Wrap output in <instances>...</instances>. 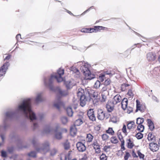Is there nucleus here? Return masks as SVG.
I'll return each mask as SVG.
<instances>
[{
  "mask_svg": "<svg viewBox=\"0 0 160 160\" xmlns=\"http://www.w3.org/2000/svg\"><path fill=\"white\" fill-rule=\"evenodd\" d=\"M78 65H82L80 69L85 76V78L86 80H91L94 78V75L91 74L88 68V65L82 62H78Z\"/></svg>",
  "mask_w": 160,
  "mask_h": 160,
  "instance_id": "obj_3",
  "label": "nucleus"
},
{
  "mask_svg": "<svg viewBox=\"0 0 160 160\" xmlns=\"http://www.w3.org/2000/svg\"><path fill=\"white\" fill-rule=\"evenodd\" d=\"M101 85L102 86V85L103 86L102 87V88L100 92L102 93L104 92L107 91L108 89V87L104 85L101 84Z\"/></svg>",
  "mask_w": 160,
  "mask_h": 160,
  "instance_id": "obj_35",
  "label": "nucleus"
},
{
  "mask_svg": "<svg viewBox=\"0 0 160 160\" xmlns=\"http://www.w3.org/2000/svg\"><path fill=\"white\" fill-rule=\"evenodd\" d=\"M147 121L149 128L151 131H152L154 128L153 123L150 119H148Z\"/></svg>",
  "mask_w": 160,
  "mask_h": 160,
  "instance_id": "obj_20",
  "label": "nucleus"
},
{
  "mask_svg": "<svg viewBox=\"0 0 160 160\" xmlns=\"http://www.w3.org/2000/svg\"><path fill=\"white\" fill-rule=\"evenodd\" d=\"M111 142L112 143L116 144L118 142V140L117 138L115 137H112L111 138Z\"/></svg>",
  "mask_w": 160,
  "mask_h": 160,
  "instance_id": "obj_30",
  "label": "nucleus"
},
{
  "mask_svg": "<svg viewBox=\"0 0 160 160\" xmlns=\"http://www.w3.org/2000/svg\"><path fill=\"white\" fill-rule=\"evenodd\" d=\"M57 150L55 148H53L51 150V155L53 156L55 155L57 152Z\"/></svg>",
  "mask_w": 160,
  "mask_h": 160,
  "instance_id": "obj_48",
  "label": "nucleus"
},
{
  "mask_svg": "<svg viewBox=\"0 0 160 160\" xmlns=\"http://www.w3.org/2000/svg\"><path fill=\"white\" fill-rule=\"evenodd\" d=\"M38 126V123L36 122H34L33 124V128L34 129H35Z\"/></svg>",
  "mask_w": 160,
  "mask_h": 160,
  "instance_id": "obj_64",
  "label": "nucleus"
},
{
  "mask_svg": "<svg viewBox=\"0 0 160 160\" xmlns=\"http://www.w3.org/2000/svg\"><path fill=\"white\" fill-rule=\"evenodd\" d=\"M101 85L100 81L98 80H97L94 85V87L96 88H99Z\"/></svg>",
  "mask_w": 160,
  "mask_h": 160,
  "instance_id": "obj_37",
  "label": "nucleus"
},
{
  "mask_svg": "<svg viewBox=\"0 0 160 160\" xmlns=\"http://www.w3.org/2000/svg\"><path fill=\"white\" fill-rule=\"evenodd\" d=\"M93 138V136L91 134H87L86 140L88 142H91Z\"/></svg>",
  "mask_w": 160,
  "mask_h": 160,
  "instance_id": "obj_23",
  "label": "nucleus"
},
{
  "mask_svg": "<svg viewBox=\"0 0 160 160\" xmlns=\"http://www.w3.org/2000/svg\"><path fill=\"white\" fill-rule=\"evenodd\" d=\"M144 119L143 118H137L136 123L138 124H142L144 121Z\"/></svg>",
  "mask_w": 160,
  "mask_h": 160,
  "instance_id": "obj_28",
  "label": "nucleus"
},
{
  "mask_svg": "<svg viewBox=\"0 0 160 160\" xmlns=\"http://www.w3.org/2000/svg\"><path fill=\"white\" fill-rule=\"evenodd\" d=\"M66 111L67 114L69 116H72L73 114V112L72 108L71 107H68L66 109Z\"/></svg>",
  "mask_w": 160,
  "mask_h": 160,
  "instance_id": "obj_21",
  "label": "nucleus"
},
{
  "mask_svg": "<svg viewBox=\"0 0 160 160\" xmlns=\"http://www.w3.org/2000/svg\"><path fill=\"white\" fill-rule=\"evenodd\" d=\"M42 93L41 92H38L37 94L35 99V101L36 102H38L42 100Z\"/></svg>",
  "mask_w": 160,
  "mask_h": 160,
  "instance_id": "obj_22",
  "label": "nucleus"
},
{
  "mask_svg": "<svg viewBox=\"0 0 160 160\" xmlns=\"http://www.w3.org/2000/svg\"><path fill=\"white\" fill-rule=\"evenodd\" d=\"M111 147L110 146H105L103 147V150L104 151L108 152V151L109 149Z\"/></svg>",
  "mask_w": 160,
  "mask_h": 160,
  "instance_id": "obj_51",
  "label": "nucleus"
},
{
  "mask_svg": "<svg viewBox=\"0 0 160 160\" xmlns=\"http://www.w3.org/2000/svg\"><path fill=\"white\" fill-rule=\"evenodd\" d=\"M138 156L139 157V158L140 159H143L144 158V155L142 154L140 151H138Z\"/></svg>",
  "mask_w": 160,
  "mask_h": 160,
  "instance_id": "obj_52",
  "label": "nucleus"
},
{
  "mask_svg": "<svg viewBox=\"0 0 160 160\" xmlns=\"http://www.w3.org/2000/svg\"><path fill=\"white\" fill-rule=\"evenodd\" d=\"M82 123V121L81 119H78L75 122L74 126H79L81 125Z\"/></svg>",
  "mask_w": 160,
  "mask_h": 160,
  "instance_id": "obj_25",
  "label": "nucleus"
},
{
  "mask_svg": "<svg viewBox=\"0 0 160 160\" xmlns=\"http://www.w3.org/2000/svg\"><path fill=\"white\" fill-rule=\"evenodd\" d=\"M149 146L150 149L153 152L156 151L158 149L159 147L155 143L151 142L150 143Z\"/></svg>",
  "mask_w": 160,
  "mask_h": 160,
  "instance_id": "obj_14",
  "label": "nucleus"
},
{
  "mask_svg": "<svg viewBox=\"0 0 160 160\" xmlns=\"http://www.w3.org/2000/svg\"><path fill=\"white\" fill-rule=\"evenodd\" d=\"M64 72L63 69L60 68L58 70L57 73L55 75H52L48 79L45 78L44 81L45 85L49 87L51 90H53L52 82L54 78H56L58 82L62 81L63 80V79L62 77V76L64 74Z\"/></svg>",
  "mask_w": 160,
  "mask_h": 160,
  "instance_id": "obj_2",
  "label": "nucleus"
},
{
  "mask_svg": "<svg viewBox=\"0 0 160 160\" xmlns=\"http://www.w3.org/2000/svg\"><path fill=\"white\" fill-rule=\"evenodd\" d=\"M106 79L105 77V75L104 74H101L99 76V79L101 81L103 82Z\"/></svg>",
  "mask_w": 160,
  "mask_h": 160,
  "instance_id": "obj_39",
  "label": "nucleus"
},
{
  "mask_svg": "<svg viewBox=\"0 0 160 160\" xmlns=\"http://www.w3.org/2000/svg\"><path fill=\"white\" fill-rule=\"evenodd\" d=\"M99 145V143L97 141H94L93 143L92 144V146L93 147L94 146L98 145Z\"/></svg>",
  "mask_w": 160,
  "mask_h": 160,
  "instance_id": "obj_60",
  "label": "nucleus"
},
{
  "mask_svg": "<svg viewBox=\"0 0 160 160\" xmlns=\"http://www.w3.org/2000/svg\"><path fill=\"white\" fill-rule=\"evenodd\" d=\"M138 130L140 132H143L144 128L143 125L142 124L138 125L137 127Z\"/></svg>",
  "mask_w": 160,
  "mask_h": 160,
  "instance_id": "obj_32",
  "label": "nucleus"
},
{
  "mask_svg": "<svg viewBox=\"0 0 160 160\" xmlns=\"http://www.w3.org/2000/svg\"><path fill=\"white\" fill-rule=\"evenodd\" d=\"M67 158V156L65 153H63L61 154V160H66Z\"/></svg>",
  "mask_w": 160,
  "mask_h": 160,
  "instance_id": "obj_33",
  "label": "nucleus"
},
{
  "mask_svg": "<svg viewBox=\"0 0 160 160\" xmlns=\"http://www.w3.org/2000/svg\"><path fill=\"white\" fill-rule=\"evenodd\" d=\"M129 86V85L128 84H123L122 85V91H125L126 89L125 88Z\"/></svg>",
  "mask_w": 160,
  "mask_h": 160,
  "instance_id": "obj_47",
  "label": "nucleus"
},
{
  "mask_svg": "<svg viewBox=\"0 0 160 160\" xmlns=\"http://www.w3.org/2000/svg\"><path fill=\"white\" fill-rule=\"evenodd\" d=\"M95 150V152L97 154L100 153L101 152L100 148V147L96 148H94Z\"/></svg>",
  "mask_w": 160,
  "mask_h": 160,
  "instance_id": "obj_58",
  "label": "nucleus"
},
{
  "mask_svg": "<svg viewBox=\"0 0 160 160\" xmlns=\"http://www.w3.org/2000/svg\"><path fill=\"white\" fill-rule=\"evenodd\" d=\"M136 136L138 139H141L143 137V135L141 133L139 132L137 134Z\"/></svg>",
  "mask_w": 160,
  "mask_h": 160,
  "instance_id": "obj_44",
  "label": "nucleus"
},
{
  "mask_svg": "<svg viewBox=\"0 0 160 160\" xmlns=\"http://www.w3.org/2000/svg\"><path fill=\"white\" fill-rule=\"evenodd\" d=\"M81 32H82L88 33V28H83L81 30Z\"/></svg>",
  "mask_w": 160,
  "mask_h": 160,
  "instance_id": "obj_57",
  "label": "nucleus"
},
{
  "mask_svg": "<svg viewBox=\"0 0 160 160\" xmlns=\"http://www.w3.org/2000/svg\"><path fill=\"white\" fill-rule=\"evenodd\" d=\"M121 100V97L120 95L118 94L113 97L112 103L113 104L115 105L120 102Z\"/></svg>",
  "mask_w": 160,
  "mask_h": 160,
  "instance_id": "obj_13",
  "label": "nucleus"
},
{
  "mask_svg": "<svg viewBox=\"0 0 160 160\" xmlns=\"http://www.w3.org/2000/svg\"><path fill=\"white\" fill-rule=\"evenodd\" d=\"M77 132V128L75 126H72L70 128V133L72 135H74L76 134Z\"/></svg>",
  "mask_w": 160,
  "mask_h": 160,
  "instance_id": "obj_19",
  "label": "nucleus"
},
{
  "mask_svg": "<svg viewBox=\"0 0 160 160\" xmlns=\"http://www.w3.org/2000/svg\"><path fill=\"white\" fill-rule=\"evenodd\" d=\"M87 115L89 119L92 121H93L95 120L96 118L94 114L93 109H89L88 111Z\"/></svg>",
  "mask_w": 160,
  "mask_h": 160,
  "instance_id": "obj_9",
  "label": "nucleus"
},
{
  "mask_svg": "<svg viewBox=\"0 0 160 160\" xmlns=\"http://www.w3.org/2000/svg\"><path fill=\"white\" fill-rule=\"evenodd\" d=\"M122 130L123 133H124L126 135H127V132L126 130V127L124 124L123 125V127L122 129Z\"/></svg>",
  "mask_w": 160,
  "mask_h": 160,
  "instance_id": "obj_54",
  "label": "nucleus"
},
{
  "mask_svg": "<svg viewBox=\"0 0 160 160\" xmlns=\"http://www.w3.org/2000/svg\"><path fill=\"white\" fill-rule=\"evenodd\" d=\"M14 114V113L11 111H9L6 112L5 114L6 117L7 118L12 117Z\"/></svg>",
  "mask_w": 160,
  "mask_h": 160,
  "instance_id": "obj_27",
  "label": "nucleus"
},
{
  "mask_svg": "<svg viewBox=\"0 0 160 160\" xmlns=\"http://www.w3.org/2000/svg\"><path fill=\"white\" fill-rule=\"evenodd\" d=\"M17 111L22 112L27 118L32 121L37 119L35 114L31 110L30 98L23 100L18 105Z\"/></svg>",
  "mask_w": 160,
  "mask_h": 160,
  "instance_id": "obj_1",
  "label": "nucleus"
},
{
  "mask_svg": "<svg viewBox=\"0 0 160 160\" xmlns=\"http://www.w3.org/2000/svg\"><path fill=\"white\" fill-rule=\"evenodd\" d=\"M53 131L50 128H45L43 130V133L45 134H52Z\"/></svg>",
  "mask_w": 160,
  "mask_h": 160,
  "instance_id": "obj_26",
  "label": "nucleus"
},
{
  "mask_svg": "<svg viewBox=\"0 0 160 160\" xmlns=\"http://www.w3.org/2000/svg\"><path fill=\"white\" fill-rule=\"evenodd\" d=\"M1 155L3 157H6L7 156L6 152L4 151H2L1 152Z\"/></svg>",
  "mask_w": 160,
  "mask_h": 160,
  "instance_id": "obj_59",
  "label": "nucleus"
},
{
  "mask_svg": "<svg viewBox=\"0 0 160 160\" xmlns=\"http://www.w3.org/2000/svg\"><path fill=\"white\" fill-rule=\"evenodd\" d=\"M130 155L129 153L126 152L124 157V159L128 160L129 158L130 157Z\"/></svg>",
  "mask_w": 160,
  "mask_h": 160,
  "instance_id": "obj_53",
  "label": "nucleus"
},
{
  "mask_svg": "<svg viewBox=\"0 0 160 160\" xmlns=\"http://www.w3.org/2000/svg\"><path fill=\"white\" fill-rule=\"evenodd\" d=\"M106 96L102 93V99L101 100V102H104L106 101Z\"/></svg>",
  "mask_w": 160,
  "mask_h": 160,
  "instance_id": "obj_56",
  "label": "nucleus"
},
{
  "mask_svg": "<svg viewBox=\"0 0 160 160\" xmlns=\"http://www.w3.org/2000/svg\"><path fill=\"white\" fill-rule=\"evenodd\" d=\"M76 146L80 152H82L86 150V147L83 143L81 142H78Z\"/></svg>",
  "mask_w": 160,
  "mask_h": 160,
  "instance_id": "obj_12",
  "label": "nucleus"
},
{
  "mask_svg": "<svg viewBox=\"0 0 160 160\" xmlns=\"http://www.w3.org/2000/svg\"><path fill=\"white\" fill-rule=\"evenodd\" d=\"M110 121L111 122L114 123H116L117 122V120L116 117L114 116H113L110 119Z\"/></svg>",
  "mask_w": 160,
  "mask_h": 160,
  "instance_id": "obj_41",
  "label": "nucleus"
},
{
  "mask_svg": "<svg viewBox=\"0 0 160 160\" xmlns=\"http://www.w3.org/2000/svg\"><path fill=\"white\" fill-rule=\"evenodd\" d=\"M136 102L137 109L136 110V112H137L138 111H139L142 112H144L146 108L145 105L144 104H141L140 102L138 100H136Z\"/></svg>",
  "mask_w": 160,
  "mask_h": 160,
  "instance_id": "obj_6",
  "label": "nucleus"
},
{
  "mask_svg": "<svg viewBox=\"0 0 160 160\" xmlns=\"http://www.w3.org/2000/svg\"><path fill=\"white\" fill-rule=\"evenodd\" d=\"M77 96L80 98V105L82 107L84 106L86 104L87 98L84 94V90L82 88H79L77 92Z\"/></svg>",
  "mask_w": 160,
  "mask_h": 160,
  "instance_id": "obj_4",
  "label": "nucleus"
},
{
  "mask_svg": "<svg viewBox=\"0 0 160 160\" xmlns=\"http://www.w3.org/2000/svg\"><path fill=\"white\" fill-rule=\"evenodd\" d=\"M28 155L31 157H35L36 156V152L34 151H32L28 154Z\"/></svg>",
  "mask_w": 160,
  "mask_h": 160,
  "instance_id": "obj_46",
  "label": "nucleus"
},
{
  "mask_svg": "<svg viewBox=\"0 0 160 160\" xmlns=\"http://www.w3.org/2000/svg\"><path fill=\"white\" fill-rule=\"evenodd\" d=\"M128 147L129 148H132L133 146V144L130 139H129L128 142Z\"/></svg>",
  "mask_w": 160,
  "mask_h": 160,
  "instance_id": "obj_36",
  "label": "nucleus"
},
{
  "mask_svg": "<svg viewBox=\"0 0 160 160\" xmlns=\"http://www.w3.org/2000/svg\"><path fill=\"white\" fill-rule=\"evenodd\" d=\"M154 136L151 133H149L148 135V139L149 141H152L154 139Z\"/></svg>",
  "mask_w": 160,
  "mask_h": 160,
  "instance_id": "obj_38",
  "label": "nucleus"
},
{
  "mask_svg": "<svg viewBox=\"0 0 160 160\" xmlns=\"http://www.w3.org/2000/svg\"><path fill=\"white\" fill-rule=\"evenodd\" d=\"M52 87H53V90H52V91H55L60 96H64L68 94V93L66 91L62 90L59 87H57L55 89H54L53 85ZM50 89L52 90L50 88Z\"/></svg>",
  "mask_w": 160,
  "mask_h": 160,
  "instance_id": "obj_7",
  "label": "nucleus"
},
{
  "mask_svg": "<svg viewBox=\"0 0 160 160\" xmlns=\"http://www.w3.org/2000/svg\"><path fill=\"white\" fill-rule=\"evenodd\" d=\"M111 82V81L109 79H107L106 80L105 82L104 85H106L107 86L108 85H109Z\"/></svg>",
  "mask_w": 160,
  "mask_h": 160,
  "instance_id": "obj_45",
  "label": "nucleus"
},
{
  "mask_svg": "<svg viewBox=\"0 0 160 160\" xmlns=\"http://www.w3.org/2000/svg\"><path fill=\"white\" fill-rule=\"evenodd\" d=\"M49 144L48 142H45L42 145L43 148H42L40 149L38 148L36 150L38 152H41L42 151H47L49 148Z\"/></svg>",
  "mask_w": 160,
  "mask_h": 160,
  "instance_id": "obj_10",
  "label": "nucleus"
},
{
  "mask_svg": "<svg viewBox=\"0 0 160 160\" xmlns=\"http://www.w3.org/2000/svg\"><path fill=\"white\" fill-rule=\"evenodd\" d=\"M59 128V125H58L56 127L55 129L54 130L55 133V137L57 139H59L62 137V133L61 132H58V129Z\"/></svg>",
  "mask_w": 160,
  "mask_h": 160,
  "instance_id": "obj_11",
  "label": "nucleus"
},
{
  "mask_svg": "<svg viewBox=\"0 0 160 160\" xmlns=\"http://www.w3.org/2000/svg\"><path fill=\"white\" fill-rule=\"evenodd\" d=\"M62 103L60 99H56L54 102V106L58 109H59L60 106L62 105Z\"/></svg>",
  "mask_w": 160,
  "mask_h": 160,
  "instance_id": "obj_17",
  "label": "nucleus"
},
{
  "mask_svg": "<svg viewBox=\"0 0 160 160\" xmlns=\"http://www.w3.org/2000/svg\"><path fill=\"white\" fill-rule=\"evenodd\" d=\"M64 147L65 149H68L70 147L69 144L68 142H66L64 144Z\"/></svg>",
  "mask_w": 160,
  "mask_h": 160,
  "instance_id": "obj_55",
  "label": "nucleus"
},
{
  "mask_svg": "<svg viewBox=\"0 0 160 160\" xmlns=\"http://www.w3.org/2000/svg\"><path fill=\"white\" fill-rule=\"evenodd\" d=\"M147 58L148 61H152L155 59L156 56L154 53L150 52L147 54Z\"/></svg>",
  "mask_w": 160,
  "mask_h": 160,
  "instance_id": "obj_16",
  "label": "nucleus"
},
{
  "mask_svg": "<svg viewBox=\"0 0 160 160\" xmlns=\"http://www.w3.org/2000/svg\"><path fill=\"white\" fill-rule=\"evenodd\" d=\"M65 84L67 88H70L73 86V85L71 84V82L69 81L66 82Z\"/></svg>",
  "mask_w": 160,
  "mask_h": 160,
  "instance_id": "obj_34",
  "label": "nucleus"
},
{
  "mask_svg": "<svg viewBox=\"0 0 160 160\" xmlns=\"http://www.w3.org/2000/svg\"><path fill=\"white\" fill-rule=\"evenodd\" d=\"M61 121L62 124H65L68 122V119L66 117H62L61 118Z\"/></svg>",
  "mask_w": 160,
  "mask_h": 160,
  "instance_id": "obj_29",
  "label": "nucleus"
},
{
  "mask_svg": "<svg viewBox=\"0 0 160 160\" xmlns=\"http://www.w3.org/2000/svg\"><path fill=\"white\" fill-rule=\"evenodd\" d=\"M128 98L131 99L133 96V94L131 90H129L127 94Z\"/></svg>",
  "mask_w": 160,
  "mask_h": 160,
  "instance_id": "obj_31",
  "label": "nucleus"
},
{
  "mask_svg": "<svg viewBox=\"0 0 160 160\" xmlns=\"http://www.w3.org/2000/svg\"><path fill=\"white\" fill-rule=\"evenodd\" d=\"M98 118L100 120H103L105 118V113L101 109H98Z\"/></svg>",
  "mask_w": 160,
  "mask_h": 160,
  "instance_id": "obj_15",
  "label": "nucleus"
},
{
  "mask_svg": "<svg viewBox=\"0 0 160 160\" xmlns=\"http://www.w3.org/2000/svg\"><path fill=\"white\" fill-rule=\"evenodd\" d=\"M128 102V99L124 98L121 102L122 107L123 109L126 110V112L129 114L132 111V108L131 107L127 106Z\"/></svg>",
  "mask_w": 160,
  "mask_h": 160,
  "instance_id": "obj_5",
  "label": "nucleus"
},
{
  "mask_svg": "<svg viewBox=\"0 0 160 160\" xmlns=\"http://www.w3.org/2000/svg\"><path fill=\"white\" fill-rule=\"evenodd\" d=\"M9 65L8 62L5 63L0 69V77H1L4 75L6 73L8 67Z\"/></svg>",
  "mask_w": 160,
  "mask_h": 160,
  "instance_id": "obj_8",
  "label": "nucleus"
},
{
  "mask_svg": "<svg viewBox=\"0 0 160 160\" xmlns=\"http://www.w3.org/2000/svg\"><path fill=\"white\" fill-rule=\"evenodd\" d=\"M100 160H107V157L105 154H102L100 157Z\"/></svg>",
  "mask_w": 160,
  "mask_h": 160,
  "instance_id": "obj_49",
  "label": "nucleus"
},
{
  "mask_svg": "<svg viewBox=\"0 0 160 160\" xmlns=\"http://www.w3.org/2000/svg\"><path fill=\"white\" fill-rule=\"evenodd\" d=\"M134 122L133 121H131L127 125V127L128 129H131L134 128L135 127Z\"/></svg>",
  "mask_w": 160,
  "mask_h": 160,
  "instance_id": "obj_24",
  "label": "nucleus"
},
{
  "mask_svg": "<svg viewBox=\"0 0 160 160\" xmlns=\"http://www.w3.org/2000/svg\"><path fill=\"white\" fill-rule=\"evenodd\" d=\"M102 139L103 141H105L108 139L109 138L108 136L106 134H103L102 135Z\"/></svg>",
  "mask_w": 160,
  "mask_h": 160,
  "instance_id": "obj_42",
  "label": "nucleus"
},
{
  "mask_svg": "<svg viewBox=\"0 0 160 160\" xmlns=\"http://www.w3.org/2000/svg\"><path fill=\"white\" fill-rule=\"evenodd\" d=\"M152 99L154 101H156L157 102H159V100L157 98V97L154 96H153L152 97Z\"/></svg>",
  "mask_w": 160,
  "mask_h": 160,
  "instance_id": "obj_62",
  "label": "nucleus"
},
{
  "mask_svg": "<svg viewBox=\"0 0 160 160\" xmlns=\"http://www.w3.org/2000/svg\"><path fill=\"white\" fill-rule=\"evenodd\" d=\"M98 30L96 28H88V33H92L93 32H97Z\"/></svg>",
  "mask_w": 160,
  "mask_h": 160,
  "instance_id": "obj_40",
  "label": "nucleus"
},
{
  "mask_svg": "<svg viewBox=\"0 0 160 160\" xmlns=\"http://www.w3.org/2000/svg\"><path fill=\"white\" fill-rule=\"evenodd\" d=\"M13 150V149L12 147L9 148L8 149V151L10 153H12V152Z\"/></svg>",
  "mask_w": 160,
  "mask_h": 160,
  "instance_id": "obj_63",
  "label": "nucleus"
},
{
  "mask_svg": "<svg viewBox=\"0 0 160 160\" xmlns=\"http://www.w3.org/2000/svg\"><path fill=\"white\" fill-rule=\"evenodd\" d=\"M87 159V156L86 154H84V156L81 158H80V160H86Z\"/></svg>",
  "mask_w": 160,
  "mask_h": 160,
  "instance_id": "obj_61",
  "label": "nucleus"
},
{
  "mask_svg": "<svg viewBox=\"0 0 160 160\" xmlns=\"http://www.w3.org/2000/svg\"><path fill=\"white\" fill-rule=\"evenodd\" d=\"M106 132L107 133L111 134V135H112L114 133V132L112 128H109L106 131Z\"/></svg>",
  "mask_w": 160,
  "mask_h": 160,
  "instance_id": "obj_43",
  "label": "nucleus"
},
{
  "mask_svg": "<svg viewBox=\"0 0 160 160\" xmlns=\"http://www.w3.org/2000/svg\"><path fill=\"white\" fill-rule=\"evenodd\" d=\"M94 28L98 30V31H99L101 30H103L106 28L105 27L100 26H95Z\"/></svg>",
  "mask_w": 160,
  "mask_h": 160,
  "instance_id": "obj_50",
  "label": "nucleus"
},
{
  "mask_svg": "<svg viewBox=\"0 0 160 160\" xmlns=\"http://www.w3.org/2000/svg\"><path fill=\"white\" fill-rule=\"evenodd\" d=\"M112 103L111 102H108L106 105V108L108 111L109 112H111L114 109V106Z\"/></svg>",
  "mask_w": 160,
  "mask_h": 160,
  "instance_id": "obj_18",
  "label": "nucleus"
}]
</instances>
